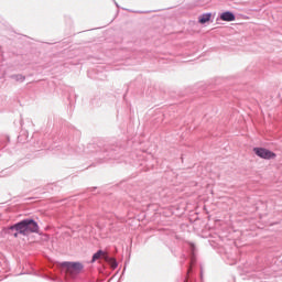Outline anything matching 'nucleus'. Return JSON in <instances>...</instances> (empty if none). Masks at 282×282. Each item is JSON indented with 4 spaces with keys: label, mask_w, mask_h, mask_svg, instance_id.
Returning a JSON list of instances; mask_svg holds the SVG:
<instances>
[{
    "label": "nucleus",
    "mask_w": 282,
    "mask_h": 282,
    "mask_svg": "<svg viewBox=\"0 0 282 282\" xmlns=\"http://www.w3.org/2000/svg\"><path fill=\"white\" fill-rule=\"evenodd\" d=\"M253 153L258 155V158H261L262 160H274L276 158V154L265 148H254Z\"/></svg>",
    "instance_id": "f257e3e1"
},
{
    "label": "nucleus",
    "mask_w": 282,
    "mask_h": 282,
    "mask_svg": "<svg viewBox=\"0 0 282 282\" xmlns=\"http://www.w3.org/2000/svg\"><path fill=\"white\" fill-rule=\"evenodd\" d=\"M10 230H17L20 235H26L25 232V220H22L10 227Z\"/></svg>",
    "instance_id": "20e7f679"
},
{
    "label": "nucleus",
    "mask_w": 282,
    "mask_h": 282,
    "mask_svg": "<svg viewBox=\"0 0 282 282\" xmlns=\"http://www.w3.org/2000/svg\"><path fill=\"white\" fill-rule=\"evenodd\" d=\"M65 268L70 274H78V272L83 271V264L79 262H66Z\"/></svg>",
    "instance_id": "f03ea898"
},
{
    "label": "nucleus",
    "mask_w": 282,
    "mask_h": 282,
    "mask_svg": "<svg viewBox=\"0 0 282 282\" xmlns=\"http://www.w3.org/2000/svg\"><path fill=\"white\" fill-rule=\"evenodd\" d=\"M14 237H19V234H14Z\"/></svg>",
    "instance_id": "1a4fd4ad"
},
{
    "label": "nucleus",
    "mask_w": 282,
    "mask_h": 282,
    "mask_svg": "<svg viewBox=\"0 0 282 282\" xmlns=\"http://www.w3.org/2000/svg\"><path fill=\"white\" fill-rule=\"evenodd\" d=\"M107 263H109V265L116 270V268H118V262H116V260L113 258H110L109 254L106 256V260Z\"/></svg>",
    "instance_id": "6e6552de"
},
{
    "label": "nucleus",
    "mask_w": 282,
    "mask_h": 282,
    "mask_svg": "<svg viewBox=\"0 0 282 282\" xmlns=\"http://www.w3.org/2000/svg\"><path fill=\"white\" fill-rule=\"evenodd\" d=\"M221 21H235V14L232 12L227 11L220 14Z\"/></svg>",
    "instance_id": "423d86ee"
},
{
    "label": "nucleus",
    "mask_w": 282,
    "mask_h": 282,
    "mask_svg": "<svg viewBox=\"0 0 282 282\" xmlns=\"http://www.w3.org/2000/svg\"><path fill=\"white\" fill-rule=\"evenodd\" d=\"M210 17H213V14H210V13H205V14L200 15L198 18V23H202V25H204V23H208V21H210Z\"/></svg>",
    "instance_id": "0eeeda50"
},
{
    "label": "nucleus",
    "mask_w": 282,
    "mask_h": 282,
    "mask_svg": "<svg viewBox=\"0 0 282 282\" xmlns=\"http://www.w3.org/2000/svg\"><path fill=\"white\" fill-rule=\"evenodd\" d=\"M108 254L109 253L107 251L98 250L96 253H94L91 263H95V261H98L99 259H104L105 261Z\"/></svg>",
    "instance_id": "39448f33"
},
{
    "label": "nucleus",
    "mask_w": 282,
    "mask_h": 282,
    "mask_svg": "<svg viewBox=\"0 0 282 282\" xmlns=\"http://www.w3.org/2000/svg\"><path fill=\"white\" fill-rule=\"evenodd\" d=\"M25 232L30 235V232H39V224L32 219L25 220Z\"/></svg>",
    "instance_id": "7ed1b4c3"
}]
</instances>
